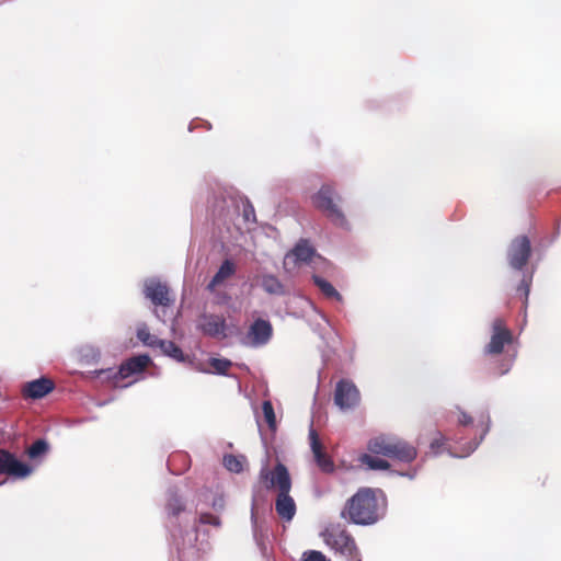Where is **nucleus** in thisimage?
Masks as SVG:
<instances>
[{
    "label": "nucleus",
    "instance_id": "f257e3e1",
    "mask_svg": "<svg viewBox=\"0 0 561 561\" xmlns=\"http://www.w3.org/2000/svg\"><path fill=\"white\" fill-rule=\"evenodd\" d=\"M167 528L171 543L178 551L179 561L195 559L199 552L208 549L207 541L198 542L197 518L187 510L185 501L175 486L167 493Z\"/></svg>",
    "mask_w": 561,
    "mask_h": 561
},
{
    "label": "nucleus",
    "instance_id": "39448f33",
    "mask_svg": "<svg viewBox=\"0 0 561 561\" xmlns=\"http://www.w3.org/2000/svg\"><path fill=\"white\" fill-rule=\"evenodd\" d=\"M367 449L374 455H381L403 463H411L417 457L415 446L392 434H380L370 438Z\"/></svg>",
    "mask_w": 561,
    "mask_h": 561
},
{
    "label": "nucleus",
    "instance_id": "412c9836",
    "mask_svg": "<svg viewBox=\"0 0 561 561\" xmlns=\"http://www.w3.org/2000/svg\"><path fill=\"white\" fill-rule=\"evenodd\" d=\"M260 285L270 295L283 296L286 294L284 284L273 274L262 275Z\"/></svg>",
    "mask_w": 561,
    "mask_h": 561
},
{
    "label": "nucleus",
    "instance_id": "a211bd4d",
    "mask_svg": "<svg viewBox=\"0 0 561 561\" xmlns=\"http://www.w3.org/2000/svg\"><path fill=\"white\" fill-rule=\"evenodd\" d=\"M54 382L48 378H38L26 382L23 388V394L31 399H41L51 392Z\"/></svg>",
    "mask_w": 561,
    "mask_h": 561
},
{
    "label": "nucleus",
    "instance_id": "f03ea898",
    "mask_svg": "<svg viewBox=\"0 0 561 561\" xmlns=\"http://www.w3.org/2000/svg\"><path fill=\"white\" fill-rule=\"evenodd\" d=\"M387 513V497L382 490L362 488L347 500L342 516L351 523L370 526L378 523Z\"/></svg>",
    "mask_w": 561,
    "mask_h": 561
},
{
    "label": "nucleus",
    "instance_id": "393cba45",
    "mask_svg": "<svg viewBox=\"0 0 561 561\" xmlns=\"http://www.w3.org/2000/svg\"><path fill=\"white\" fill-rule=\"evenodd\" d=\"M360 463L367 466L370 470H389L390 463L386 459L369 455L363 454L359 457Z\"/></svg>",
    "mask_w": 561,
    "mask_h": 561
},
{
    "label": "nucleus",
    "instance_id": "58836bf2",
    "mask_svg": "<svg viewBox=\"0 0 561 561\" xmlns=\"http://www.w3.org/2000/svg\"><path fill=\"white\" fill-rule=\"evenodd\" d=\"M211 506L214 510L216 511H222L224 507H225V501L221 496L219 497H215L213 503H211Z\"/></svg>",
    "mask_w": 561,
    "mask_h": 561
},
{
    "label": "nucleus",
    "instance_id": "ddd939ff",
    "mask_svg": "<svg viewBox=\"0 0 561 561\" xmlns=\"http://www.w3.org/2000/svg\"><path fill=\"white\" fill-rule=\"evenodd\" d=\"M34 469L19 460L16 456L7 449L0 448V473L15 479H25L33 473Z\"/></svg>",
    "mask_w": 561,
    "mask_h": 561
},
{
    "label": "nucleus",
    "instance_id": "a19ab883",
    "mask_svg": "<svg viewBox=\"0 0 561 561\" xmlns=\"http://www.w3.org/2000/svg\"><path fill=\"white\" fill-rule=\"evenodd\" d=\"M313 310H316V313L321 314V311L317 310V307H313Z\"/></svg>",
    "mask_w": 561,
    "mask_h": 561
},
{
    "label": "nucleus",
    "instance_id": "2eb2a0df",
    "mask_svg": "<svg viewBox=\"0 0 561 561\" xmlns=\"http://www.w3.org/2000/svg\"><path fill=\"white\" fill-rule=\"evenodd\" d=\"M316 255V249L308 240L301 239L284 257V267L289 270L311 262Z\"/></svg>",
    "mask_w": 561,
    "mask_h": 561
},
{
    "label": "nucleus",
    "instance_id": "f8f14e48",
    "mask_svg": "<svg viewBox=\"0 0 561 561\" xmlns=\"http://www.w3.org/2000/svg\"><path fill=\"white\" fill-rule=\"evenodd\" d=\"M531 254V243L528 237L519 236L512 240L507 249V261L513 270L522 271Z\"/></svg>",
    "mask_w": 561,
    "mask_h": 561
},
{
    "label": "nucleus",
    "instance_id": "e433bc0d",
    "mask_svg": "<svg viewBox=\"0 0 561 561\" xmlns=\"http://www.w3.org/2000/svg\"><path fill=\"white\" fill-rule=\"evenodd\" d=\"M243 216L247 221L255 220L254 207L249 202H247V204L244 205Z\"/></svg>",
    "mask_w": 561,
    "mask_h": 561
},
{
    "label": "nucleus",
    "instance_id": "ea45409f",
    "mask_svg": "<svg viewBox=\"0 0 561 561\" xmlns=\"http://www.w3.org/2000/svg\"><path fill=\"white\" fill-rule=\"evenodd\" d=\"M313 310H316V313L321 314V311L317 310V307H313Z\"/></svg>",
    "mask_w": 561,
    "mask_h": 561
},
{
    "label": "nucleus",
    "instance_id": "20e7f679",
    "mask_svg": "<svg viewBox=\"0 0 561 561\" xmlns=\"http://www.w3.org/2000/svg\"><path fill=\"white\" fill-rule=\"evenodd\" d=\"M513 333L505 324L504 320L496 318L491 324L490 341L483 347V355L495 357L504 354L505 357L496 365L500 376L506 375L513 367L515 353L510 354L508 347L513 343Z\"/></svg>",
    "mask_w": 561,
    "mask_h": 561
},
{
    "label": "nucleus",
    "instance_id": "7c9ffc66",
    "mask_svg": "<svg viewBox=\"0 0 561 561\" xmlns=\"http://www.w3.org/2000/svg\"><path fill=\"white\" fill-rule=\"evenodd\" d=\"M533 280V273L530 275H524L523 279L520 280L517 291L520 293L524 296V302L525 305L528 301V296L530 293V285Z\"/></svg>",
    "mask_w": 561,
    "mask_h": 561
},
{
    "label": "nucleus",
    "instance_id": "f704fd0d",
    "mask_svg": "<svg viewBox=\"0 0 561 561\" xmlns=\"http://www.w3.org/2000/svg\"><path fill=\"white\" fill-rule=\"evenodd\" d=\"M457 410L459 411V416L457 420L459 426L467 427L473 424V417L469 413H467L459 407H457Z\"/></svg>",
    "mask_w": 561,
    "mask_h": 561
},
{
    "label": "nucleus",
    "instance_id": "0eeeda50",
    "mask_svg": "<svg viewBox=\"0 0 561 561\" xmlns=\"http://www.w3.org/2000/svg\"><path fill=\"white\" fill-rule=\"evenodd\" d=\"M324 543L348 561H362L354 538L340 526H329L321 534Z\"/></svg>",
    "mask_w": 561,
    "mask_h": 561
},
{
    "label": "nucleus",
    "instance_id": "f3484780",
    "mask_svg": "<svg viewBox=\"0 0 561 561\" xmlns=\"http://www.w3.org/2000/svg\"><path fill=\"white\" fill-rule=\"evenodd\" d=\"M150 362L151 358L146 354L133 356L119 366L116 374H118L121 378L126 379L135 374L141 373Z\"/></svg>",
    "mask_w": 561,
    "mask_h": 561
},
{
    "label": "nucleus",
    "instance_id": "4be33fe9",
    "mask_svg": "<svg viewBox=\"0 0 561 561\" xmlns=\"http://www.w3.org/2000/svg\"><path fill=\"white\" fill-rule=\"evenodd\" d=\"M256 501H257V497H256L255 488H254L253 489V496H252V506H251L252 533H253V539H254L256 546L259 547L261 552L263 554H265L266 553V545H265V542L263 540V535H262V533L260 530V527L257 525V518H256V514H255Z\"/></svg>",
    "mask_w": 561,
    "mask_h": 561
},
{
    "label": "nucleus",
    "instance_id": "1a4fd4ad",
    "mask_svg": "<svg viewBox=\"0 0 561 561\" xmlns=\"http://www.w3.org/2000/svg\"><path fill=\"white\" fill-rule=\"evenodd\" d=\"M492 421L488 412L482 413L479 417L477 430L480 431L479 435L474 436L469 442H462V438L456 439L459 445V450L447 449V453L453 458H466L473 454L480 444L484 440L485 436L491 430Z\"/></svg>",
    "mask_w": 561,
    "mask_h": 561
},
{
    "label": "nucleus",
    "instance_id": "c9c22d12",
    "mask_svg": "<svg viewBox=\"0 0 561 561\" xmlns=\"http://www.w3.org/2000/svg\"><path fill=\"white\" fill-rule=\"evenodd\" d=\"M446 437L442 433H437V437H435L430 445V448L437 455L440 453V448L446 443Z\"/></svg>",
    "mask_w": 561,
    "mask_h": 561
},
{
    "label": "nucleus",
    "instance_id": "aec40b11",
    "mask_svg": "<svg viewBox=\"0 0 561 561\" xmlns=\"http://www.w3.org/2000/svg\"><path fill=\"white\" fill-rule=\"evenodd\" d=\"M236 272V265L230 260H225L216 274L213 276L210 282L207 285V290L214 291L215 288L221 285L227 278L231 277Z\"/></svg>",
    "mask_w": 561,
    "mask_h": 561
},
{
    "label": "nucleus",
    "instance_id": "79ce46f5",
    "mask_svg": "<svg viewBox=\"0 0 561 561\" xmlns=\"http://www.w3.org/2000/svg\"><path fill=\"white\" fill-rule=\"evenodd\" d=\"M313 310H316V313L321 314V311L317 310V307H313Z\"/></svg>",
    "mask_w": 561,
    "mask_h": 561
},
{
    "label": "nucleus",
    "instance_id": "5701e85b",
    "mask_svg": "<svg viewBox=\"0 0 561 561\" xmlns=\"http://www.w3.org/2000/svg\"><path fill=\"white\" fill-rule=\"evenodd\" d=\"M312 280L314 285L320 289V291L330 299H335L337 301H342V295L335 289V287L325 278L313 275Z\"/></svg>",
    "mask_w": 561,
    "mask_h": 561
},
{
    "label": "nucleus",
    "instance_id": "9d476101",
    "mask_svg": "<svg viewBox=\"0 0 561 561\" xmlns=\"http://www.w3.org/2000/svg\"><path fill=\"white\" fill-rule=\"evenodd\" d=\"M195 328L208 337L222 340L228 336L226 319L220 314L202 312L195 320Z\"/></svg>",
    "mask_w": 561,
    "mask_h": 561
},
{
    "label": "nucleus",
    "instance_id": "7ed1b4c3",
    "mask_svg": "<svg viewBox=\"0 0 561 561\" xmlns=\"http://www.w3.org/2000/svg\"><path fill=\"white\" fill-rule=\"evenodd\" d=\"M259 479L265 483L267 490H277L275 499L276 514L283 522L290 523L297 513V505L290 495L293 483L287 467L282 462H277L272 470L263 466L259 472Z\"/></svg>",
    "mask_w": 561,
    "mask_h": 561
},
{
    "label": "nucleus",
    "instance_id": "423d86ee",
    "mask_svg": "<svg viewBox=\"0 0 561 561\" xmlns=\"http://www.w3.org/2000/svg\"><path fill=\"white\" fill-rule=\"evenodd\" d=\"M313 206L323 213L335 227L350 231L352 225L342 210L340 203L341 195L331 184H323L319 191L311 196Z\"/></svg>",
    "mask_w": 561,
    "mask_h": 561
},
{
    "label": "nucleus",
    "instance_id": "dca6fc26",
    "mask_svg": "<svg viewBox=\"0 0 561 561\" xmlns=\"http://www.w3.org/2000/svg\"><path fill=\"white\" fill-rule=\"evenodd\" d=\"M309 440L314 461L320 470L324 473L334 472L335 465L332 458L324 451L319 435L312 425L309 428Z\"/></svg>",
    "mask_w": 561,
    "mask_h": 561
},
{
    "label": "nucleus",
    "instance_id": "4468645a",
    "mask_svg": "<svg viewBox=\"0 0 561 561\" xmlns=\"http://www.w3.org/2000/svg\"><path fill=\"white\" fill-rule=\"evenodd\" d=\"M273 335V328L270 321L256 319L250 325L244 337V344L251 347H261L266 345Z\"/></svg>",
    "mask_w": 561,
    "mask_h": 561
},
{
    "label": "nucleus",
    "instance_id": "6e6552de",
    "mask_svg": "<svg viewBox=\"0 0 561 561\" xmlns=\"http://www.w3.org/2000/svg\"><path fill=\"white\" fill-rule=\"evenodd\" d=\"M141 295L154 307H170L174 301L170 287L158 276H150L142 279Z\"/></svg>",
    "mask_w": 561,
    "mask_h": 561
},
{
    "label": "nucleus",
    "instance_id": "4c0bfd02",
    "mask_svg": "<svg viewBox=\"0 0 561 561\" xmlns=\"http://www.w3.org/2000/svg\"><path fill=\"white\" fill-rule=\"evenodd\" d=\"M392 474H397V476H400V477H404V478H408L409 480H414L417 476V469L416 468H413L409 471H391Z\"/></svg>",
    "mask_w": 561,
    "mask_h": 561
},
{
    "label": "nucleus",
    "instance_id": "c85d7f7f",
    "mask_svg": "<svg viewBox=\"0 0 561 561\" xmlns=\"http://www.w3.org/2000/svg\"><path fill=\"white\" fill-rule=\"evenodd\" d=\"M242 460H243V457L226 455L224 457V466L230 472L240 473L243 470Z\"/></svg>",
    "mask_w": 561,
    "mask_h": 561
},
{
    "label": "nucleus",
    "instance_id": "2f4dec72",
    "mask_svg": "<svg viewBox=\"0 0 561 561\" xmlns=\"http://www.w3.org/2000/svg\"><path fill=\"white\" fill-rule=\"evenodd\" d=\"M95 376L99 378H103L105 380L118 381L122 380L121 376L116 374V370L113 368L99 369L94 371Z\"/></svg>",
    "mask_w": 561,
    "mask_h": 561
},
{
    "label": "nucleus",
    "instance_id": "c756f323",
    "mask_svg": "<svg viewBox=\"0 0 561 561\" xmlns=\"http://www.w3.org/2000/svg\"><path fill=\"white\" fill-rule=\"evenodd\" d=\"M262 411L265 419V422L267 423L268 427L272 431L276 430V416L274 412V408L271 401H263L262 403Z\"/></svg>",
    "mask_w": 561,
    "mask_h": 561
},
{
    "label": "nucleus",
    "instance_id": "473e14b6",
    "mask_svg": "<svg viewBox=\"0 0 561 561\" xmlns=\"http://www.w3.org/2000/svg\"><path fill=\"white\" fill-rule=\"evenodd\" d=\"M198 523L202 524V525H211V526H215V527H219L220 526V518L216 515H211V514H208V513H203L199 515V518H198Z\"/></svg>",
    "mask_w": 561,
    "mask_h": 561
},
{
    "label": "nucleus",
    "instance_id": "a878e982",
    "mask_svg": "<svg viewBox=\"0 0 561 561\" xmlns=\"http://www.w3.org/2000/svg\"><path fill=\"white\" fill-rule=\"evenodd\" d=\"M211 194L208 196V203L211 204L214 211L219 214L224 210L226 199L221 186L215 183V186H210Z\"/></svg>",
    "mask_w": 561,
    "mask_h": 561
},
{
    "label": "nucleus",
    "instance_id": "cd10ccee",
    "mask_svg": "<svg viewBox=\"0 0 561 561\" xmlns=\"http://www.w3.org/2000/svg\"><path fill=\"white\" fill-rule=\"evenodd\" d=\"M209 365L213 368V373L217 375H227L228 369L232 366V362L227 358H210Z\"/></svg>",
    "mask_w": 561,
    "mask_h": 561
},
{
    "label": "nucleus",
    "instance_id": "b1692460",
    "mask_svg": "<svg viewBox=\"0 0 561 561\" xmlns=\"http://www.w3.org/2000/svg\"><path fill=\"white\" fill-rule=\"evenodd\" d=\"M157 348H159L162 354L173 358L179 363H183L185 360L183 351L173 341L161 340Z\"/></svg>",
    "mask_w": 561,
    "mask_h": 561
},
{
    "label": "nucleus",
    "instance_id": "9b49d317",
    "mask_svg": "<svg viewBox=\"0 0 561 561\" xmlns=\"http://www.w3.org/2000/svg\"><path fill=\"white\" fill-rule=\"evenodd\" d=\"M360 393L356 385L350 379H341L334 390V403L342 410H352L359 404Z\"/></svg>",
    "mask_w": 561,
    "mask_h": 561
},
{
    "label": "nucleus",
    "instance_id": "bb28decb",
    "mask_svg": "<svg viewBox=\"0 0 561 561\" xmlns=\"http://www.w3.org/2000/svg\"><path fill=\"white\" fill-rule=\"evenodd\" d=\"M136 335H137V339L139 341H141L144 345L149 346V347L157 348L161 341V339H159L156 335H152L149 332V329H148L147 324H145V323L138 325Z\"/></svg>",
    "mask_w": 561,
    "mask_h": 561
},
{
    "label": "nucleus",
    "instance_id": "72a5a7b5",
    "mask_svg": "<svg viewBox=\"0 0 561 561\" xmlns=\"http://www.w3.org/2000/svg\"><path fill=\"white\" fill-rule=\"evenodd\" d=\"M302 561H330L321 551L308 550L302 554Z\"/></svg>",
    "mask_w": 561,
    "mask_h": 561
},
{
    "label": "nucleus",
    "instance_id": "6ab92c4d",
    "mask_svg": "<svg viewBox=\"0 0 561 561\" xmlns=\"http://www.w3.org/2000/svg\"><path fill=\"white\" fill-rule=\"evenodd\" d=\"M50 450V445L45 438H38L30 445L25 454L30 460L39 465L44 461Z\"/></svg>",
    "mask_w": 561,
    "mask_h": 561
}]
</instances>
